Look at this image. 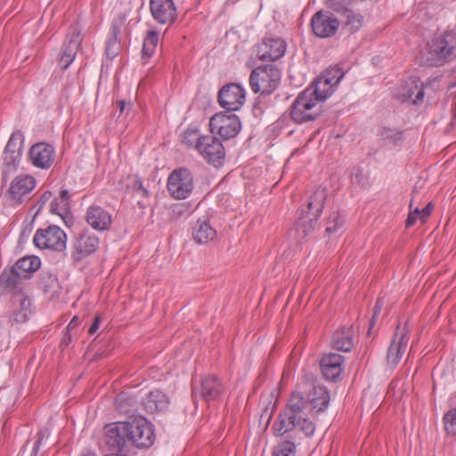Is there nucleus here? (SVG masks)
<instances>
[{
  "label": "nucleus",
  "mask_w": 456,
  "mask_h": 456,
  "mask_svg": "<svg viewBox=\"0 0 456 456\" xmlns=\"http://www.w3.org/2000/svg\"><path fill=\"white\" fill-rule=\"evenodd\" d=\"M130 449L149 448L155 440L152 425L143 417L139 416L126 421Z\"/></svg>",
  "instance_id": "nucleus-4"
},
{
  "label": "nucleus",
  "mask_w": 456,
  "mask_h": 456,
  "mask_svg": "<svg viewBox=\"0 0 456 456\" xmlns=\"http://www.w3.org/2000/svg\"><path fill=\"white\" fill-rule=\"evenodd\" d=\"M144 410L149 413L161 411L167 409L169 400L167 396L159 390L151 391L142 402Z\"/></svg>",
  "instance_id": "nucleus-26"
},
{
  "label": "nucleus",
  "mask_w": 456,
  "mask_h": 456,
  "mask_svg": "<svg viewBox=\"0 0 456 456\" xmlns=\"http://www.w3.org/2000/svg\"><path fill=\"white\" fill-rule=\"evenodd\" d=\"M318 218L314 215H310L305 208L302 209L294 224V228L289 232L290 238L297 242H302L314 231L317 226Z\"/></svg>",
  "instance_id": "nucleus-15"
},
{
  "label": "nucleus",
  "mask_w": 456,
  "mask_h": 456,
  "mask_svg": "<svg viewBox=\"0 0 456 456\" xmlns=\"http://www.w3.org/2000/svg\"><path fill=\"white\" fill-rule=\"evenodd\" d=\"M100 316L99 315H96L94 316V322L93 323L91 324V326L89 327V330H88V333L90 335H94L97 330L99 329V325H100Z\"/></svg>",
  "instance_id": "nucleus-52"
},
{
  "label": "nucleus",
  "mask_w": 456,
  "mask_h": 456,
  "mask_svg": "<svg viewBox=\"0 0 456 456\" xmlns=\"http://www.w3.org/2000/svg\"><path fill=\"white\" fill-rule=\"evenodd\" d=\"M356 171H357V173H356V178H358V177L361 175V172H360V170H358V169H357Z\"/></svg>",
  "instance_id": "nucleus-58"
},
{
  "label": "nucleus",
  "mask_w": 456,
  "mask_h": 456,
  "mask_svg": "<svg viewBox=\"0 0 456 456\" xmlns=\"http://www.w3.org/2000/svg\"><path fill=\"white\" fill-rule=\"evenodd\" d=\"M344 358L335 353L326 354L321 360V370L323 377L330 381H336L343 370Z\"/></svg>",
  "instance_id": "nucleus-23"
},
{
  "label": "nucleus",
  "mask_w": 456,
  "mask_h": 456,
  "mask_svg": "<svg viewBox=\"0 0 456 456\" xmlns=\"http://www.w3.org/2000/svg\"><path fill=\"white\" fill-rule=\"evenodd\" d=\"M159 34L157 31L150 30L143 41L142 53L143 57H151L158 45Z\"/></svg>",
  "instance_id": "nucleus-40"
},
{
  "label": "nucleus",
  "mask_w": 456,
  "mask_h": 456,
  "mask_svg": "<svg viewBox=\"0 0 456 456\" xmlns=\"http://www.w3.org/2000/svg\"><path fill=\"white\" fill-rule=\"evenodd\" d=\"M85 219L94 230L98 232L108 231L112 224L110 212L98 205H91L87 208Z\"/></svg>",
  "instance_id": "nucleus-18"
},
{
  "label": "nucleus",
  "mask_w": 456,
  "mask_h": 456,
  "mask_svg": "<svg viewBox=\"0 0 456 456\" xmlns=\"http://www.w3.org/2000/svg\"><path fill=\"white\" fill-rule=\"evenodd\" d=\"M408 332L398 326L387 350V363L395 366L401 361L408 346Z\"/></svg>",
  "instance_id": "nucleus-21"
},
{
  "label": "nucleus",
  "mask_w": 456,
  "mask_h": 456,
  "mask_svg": "<svg viewBox=\"0 0 456 456\" xmlns=\"http://www.w3.org/2000/svg\"><path fill=\"white\" fill-rule=\"evenodd\" d=\"M58 199L61 200V201L69 203V191L67 190H61L60 192V197Z\"/></svg>",
  "instance_id": "nucleus-54"
},
{
  "label": "nucleus",
  "mask_w": 456,
  "mask_h": 456,
  "mask_svg": "<svg viewBox=\"0 0 456 456\" xmlns=\"http://www.w3.org/2000/svg\"><path fill=\"white\" fill-rule=\"evenodd\" d=\"M379 136L386 144H398L403 141V132L390 127H382Z\"/></svg>",
  "instance_id": "nucleus-37"
},
{
  "label": "nucleus",
  "mask_w": 456,
  "mask_h": 456,
  "mask_svg": "<svg viewBox=\"0 0 456 456\" xmlns=\"http://www.w3.org/2000/svg\"><path fill=\"white\" fill-rule=\"evenodd\" d=\"M43 440V435L42 434H39V437L37 438V440L36 441L35 443V445H34V448H33V452L35 454H37V451H38V448H39V445L41 444Z\"/></svg>",
  "instance_id": "nucleus-55"
},
{
  "label": "nucleus",
  "mask_w": 456,
  "mask_h": 456,
  "mask_svg": "<svg viewBox=\"0 0 456 456\" xmlns=\"http://www.w3.org/2000/svg\"><path fill=\"white\" fill-rule=\"evenodd\" d=\"M286 51V43L283 39L275 37H267L263 39L257 47L256 55L261 61H274L282 57Z\"/></svg>",
  "instance_id": "nucleus-14"
},
{
  "label": "nucleus",
  "mask_w": 456,
  "mask_h": 456,
  "mask_svg": "<svg viewBox=\"0 0 456 456\" xmlns=\"http://www.w3.org/2000/svg\"><path fill=\"white\" fill-rule=\"evenodd\" d=\"M330 400V395L325 387L317 384L312 378H305L297 384L287 406L273 422L272 428L274 435L283 436L297 428L305 436H311L315 431V424L310 415L324 411Z\"/></svg>",
  "instance_id": "nucleus-1"
},
{
  "label": "nucleus",
  "mask_w": 456,
  "mask_h": 456,
  "mask_svg": "<svg viewBox=\"0 0 456 456\" xmlns=\"http://www.w3.org/2000/svg\"><path fill=\"white\" fill-rule=\"evenodd\" d=\"M69 203L61 201L58 198L53 199L50 204V211L53 214H57L60 216H62L64 214L68 212Z\"/></svg>",
  "instance_id": "nucleus-45"
},
{
  "label": "nucleus",
  "mask_w": 456,
  "mask_h": 456,
  "mask_svg": "<svg viewBox=\"0 0 456 456\" xmlns=\"http://www.w3.org/2000/svg\"><path fill=\"white\" fill-rule=\"evenodd\" d=\"M111 53V50H110V44H109L106 47V53L107 55H110Z\"/></svg>",
  "instance_id": "nucleus-56"
},
{
  "label": "nucleus",
  "mask_w": 456,
  "mask_h": 456,
  "mask_svg": "<svg viewBox=\"0 0 456 456\" xmlns=\"http://www.w3.org/2000/svg\"><path fill=\"white\" fill-rule=\"evenodd\" d=\"M192 236L199 244H206L216 237V231L207 218L199 219L192 228Z\"/></svg>",
  "instance_id": "nucleus-27"
},
{
  "label": "nucleus",
  "mask_w": 456,
  "mask_h": 456,
  "mask_svg": "<svg viewBox=\"0 0 456 456\" xmlns=\"http://www.w3.org/2000/svg\"><path fill=\"white\" fill-rule=\"evenodd\" d=\"M456 58V33L445 31L436 35L428 43L421 56L422 62L430 67H440Z\"/></svg>",
  "instance_id": "nucleus-2"
},
{
  "label": "nucleus",
  "mask_w": 456,
  "mask_h": 456,
  "mask_svg": "<svg viewBox=\"0 0 456 456\" xmlns=\"http://www.w3.org/2000/svg\"><path fill=\"white\" fill-rule=\"evenodd\" d=\"M326 198L327 192L325 188L318 187L309 198L305 209L306 212L320 217L324 208Z\"/></svg>",
  "instance_id": "nucleus-32"
},
{
  "label": "nucleus",
  "mask_w": 456,
  "mask_h": 456,
  "mask_svg": "<svg viewBox=\"0 0 456 456\" xmlns=\"http://www.w3.org/2000/svg\"><path fill=\"white\" fill-rule=\"evenodd\" d=\"M33 241L39 248H49L62 251L66 248L67 236L63 230L57 225L37 231Z\"/></svg>",
  "instance_id": "nucleus-8"
},
{
  "label": "nucleus",
  "mask_w": 456,
  "mask_h": 456,
  "mask_svg": "<svg viewBox=\"0 0 456 456\" xmlns=\"http://www.w3.org/2000/svg\"><path fill=\"white\" fill-rule=\"evenodd\" d=\"M204 135L200 134V130L197 128L186 129L182 134V142L187 148L198 150V146L202 142Z\"/></svg>",
  "instance_id": "nucleus-35"
},
{
  "label": "nucleus",
  "mask_w": 456,
  "mask_h": 456,
  "mask_svg": "<svg viewBox=\"0 0 456 456\" xmlns=\"http://www.w3.org/2000/svg\"><path fill=\"white\" fill-rule=\"evenodd\" d=\"M218 103L228 111L239 110L245 102V90L239 84L224 86L218 92Z\"/></svg>",
  "instance_id": "nucleus-11"
},
{
  "label": "nucleus",
  "mask_w": 456,
  "mask_h": 456,
  "mask_svg": "<svg viewBox=\"0 0 456 456\" xmlns=\"http://www.w3.org/2000/svg\"><path fill=\"white\" fill-rule=\"evenodd\" d=\"M352 0H326V5L334 12L343 13L349 10L347 5Z\"/></svg>",
  "instance_id": "nucleus-46"
},
{
  "label": "nucleus",
  "mask_w": 456,
  "mask_h": 456,
  "mask_svg": "<svg viewBox=\"0 0 456 456\" xmlns=\"http://www.w3.org/2000/svg\"><path fill=\"white\" fill-rule=\"evenodd\" d=\"M211 134H218L223 140H230L237 136L241 130V122L235 114L223 111L216 113L209 119Z\"/></svg>",
  "instance_id": "nucleus-6"
},
{
  "label": "nucleus",
  "mask_w": 456,
  "mask_h": 456,
  "mask_svg": "<svg viewBox=\"0 0 456 456\" xmlns=\"http://www.w3.org/2000/svg\"><path fill=\"white\" fill-rule=\"evenodd\" d=\"M133 191L134 193L142 198H148L149 191L146 188H144L142 182L140 178H134L133 183Z\"/></svg>",
  "instance_id": "nucleus-48"
},
{
  "label": "nucleus",
  "mask_w": 456,
  "mask_h": 456,
  "mask_svg": "<svg viewBox=\"0 0 456 456\" xmlns=\"http://www.w3.org/2000/svg\"><path fill=\"white\" fill-rule=\"evenodd\" d=\"M323 77L327 79L332 86H337L344 77V72L340 68L333 67L328 69L322 74Z\"/></svg>",
  "instance_id": "nucleus-43"
},
{
  "label": "nucleus",
  "mask_w": 456,
  "mask_h": 456,
  "mask_svg": "<svg viewBox=\"0 0 456 456\" xmlns=\"http://www.w3.org/2000/svg\"><path fill=\"white\" fill-rule=\"evenodd\" d=\"M321 114V103L303 91L294 101L290 108V117L297 124L314 120Z\"/></svg>",
  "instance_id": "nucleus-5"
},
{
  "label": "nucleus",
  "mask_w": 456,
  "mask_h": 456,
  "mask_svg": "<svg viewBox=\"0 0 456 456\" xmlns=\"http://www.w3.org/2000/svg\"><path fill=\"white\" fill-rule=\"evenodd\" d=\"M99 247V239L93 234H81L74 244L73 257L78 261L95 252Z\"/></svg>",
  "instance_id": "nucleus-24"
},
{
  "label": "nucleus",
  "mask_w": 456,
  "mask_h": 456,
  "mask_svg": "<svg viewBox=\"0 0 456 456\" xmlns=\"http://www.w3.org/2000/svg\"><path fill=\"white\" fill-rule=\"evenodd\" d=\"M328 78L323 77L322 75L314 80L313 85L306 88L305 91L309 92L311 96L316 98L318 102L325 101L333 92V87Z\"/></svg>",
  "instance_id": "nucleus-29"
},
{
  "label": "nucleus",
  "mask_w": 456,
  "mask_h": 456,
  "mask_svg": "<svg viewBox=\"0 0 456 456\" xmlns=\"http://www.w3.org/2000/svg\"><path fill=\"white\" fill-rule=\"evenodd\" d=\"M382 305H383V303L381 302V299H378L377 302H376V305H375V306L373 308V314H372V318L370 320V329L368 330V335L370 333V330L374 326V322H375L376 318L380 314V311L382 309Z\"/></svg>",
  "instance_id": "nucleus-50"
},
{
  "label": "nucleus",
  "mask_w": 456,
  "mask_h": 456,
  "mask_svg": "<svg viewBox=\"0 0 456 456\" xmlns=\"http://www.w3.org/2000/svg\"><path fill=\"white\" fill-rule=\"evenodd\" d=\"M115 406L118 411L124 415H132L137 411L135 400L125 393H121L116 397Z\"/></svg>",
  "instance_id": "nucleus-33"
},
{
  "label": "nucleus",
  "mask_w": 456,
  "mask_h": 456,
  "mask_svg": "<svg viewBox=\"0 0 456 456\" xmlns=\"http://www.w3.org/2000/svg\"><path fill=\"white\" fill-rule=\"evenodd\" d=\"M433 209L432 203H428L424 208L421 210L419 209V208H416L413 211H411L406 221V226L410 227L412 226L417 218H419L422 222H425L426 219L430 216Z\"/></svg>",
  "instance_id": "nucleus-38"
},
{
  "label": "nucleus",
  "mask_w": 456,
  "mask_h": 456,
  "mask_svg": "<svg viewBox=\"0 0 456 456\" xmlns=\"http://www.w3.org/2000/svg\"><path fill=\"white\" fill-rule=\"evenodd\" d=\"M281 77V70L274 64L258 66L250 74V87L256 94H271L278 87Z\"/></svg>",
  "instance_id": "nucleus-3"
},
{
  "label": "nucleus",
  "mask_w": 456,
  "mask_h": 456,
  "mask_svg": "<svg viewBox=\"0 0 456 456\" xmlns=\"http://www.w3.org/2000/svg\"><path fill=\"white\" fill-rule=\"evenodd\" d=\"M224 388L219 379L214 375H208L200 380V384L193 388L195 395H199L206 402L217 400Z\"/></svg>",
  "instance_id": "nucleus-16"
},
{
  "label": "nucleus",
  "mask_w": 456,
  "mask_h": 456,
  "mask_svg": "<svg viewBox=\"0 0 456 456\" xmlns=\"http://www.w3.org/2000/svg\"><path fill=\"white\" fill-rule=\"evenodd\" d=\"M29 159L32 164L41 169L49 168L55 158L54 148L45 142L34 144L29 150Z\"/></svg>",
  "instance_id": "nucleus-19"
},
{
  "label": "nucleus",
  "mask_w": 456,
  "mask_h": 456,
  "mask_svg": "<svg viewBox=\"0 0 456 456\" xmlns=\"http://www.w3.org/2000/svg\"><path fill=\"white\" fill-rule=\"evenodd\" d=\"M12 313L10 315V322H25L31 314V301L21 291H17L12 297Z\"/></svg>",
  "instance_id": "nucleus-22"
},
{
  "label": "nucleus",
  "mask_w": 456,
  "mask_h": 456,
  "mask_svg": "<svg viewBox=\"0 0 456 456\" xmlns=\"http://www.w3.org/2000/svg\"><path fill=\"white\" fill-rule=\"evenodd\" d=\"M117 104L118 106L120 114H123L125 112L127 113L133 106V103L131 102H126L125 100L118 101Z\"/></svg>",
  "instance_id": "nucleus-51"
},
{
  "label": "nucleus",
  "mask_w": 456,
  "mask_h": 456,
  "mask_svg": "<svg viewBox=\"0 0 456 456\" xmlns=\"http://www.w3.org/2000/svg\"><path fill=\"white\" fill-rule=\"evenodd\" d=\"M41 265V260L36 256H27L19 259L12 267L21 273L23 279H29Z\"/></svg>",
  "instance_id": "nucleus-30"
},
{
  "label": "nucleus",
  "mask_w": 456,
  "mask_h": 456,
  "mask_svg": "<svg viewBox=\"0 0 456 456\" xmlns=\"http://www.w3.org/2000/svg\"><path fill=\"white\" fill-rule=\"evenodd\" d=\"M193 187L192 173L185 167L175 169L167 178V188L174 199H187L191 194Z\"/></svg>",
  "instance_id": "nucleus-7"
},
{
  "label": "nucleus",
  "mask_w": 456,
  "mask_h": 456,
  "mask_svg": "<svg viewBox=\"0 0 456 456\" xmlns=\"http://www.w3.org/2000/svg\"><path fill=\"white\" fill-rule=\"evenodd\" d=\"M81 42V28L77 23H73L69 27L66 40L61 51L59 65L61 69H66L72 63Z\"/></svg>",
  "instance_id": "nucleus-10"
},
{
  "label": "nucleus",
  "mask_w": 456,
  "mask_h": 456,
  "mask_svg": "<svg viewBox=\"0 0 456 456\" xmlns=\"http://www.w3.org/2000/svg\"><path fill=\"white\" fill-rule=\"evenodd\" d=\"M104 443L110 450L118 452H130L126 421L110 423L104 428Z\"/></svg>",
  "instance_id": "nucleus-9"
},
{
  "label": "nucleus",
  "mask_w": 456,
  "mask_h": 456,
  "mask_svg": "<svg viewBox=\"0 0 456 456\" xmlns=\"http://www.w3.org/2000/svg\"><path fill=\"white\" fill-rule=\"evenodd\" d=\"M296 445L293 442L284 441L273 450V456H295Z\"/></svg>",
  "instance_id": "nucleus-42"
},
{
  "label": "nucleus",
  "mask_w": 456,
  "mask_h": 456,
  "mask_svg": "<svg viewBox=\"0 0 456 456\" xmlns=\"http://www.w3.org/2000/svg\"><path fill=\"white\" fill-rule=\"evenodd\" d=\"M198 147V153L208 163L216 167L223 164L225 158V150L221 141L213 134L204 135L201 143Z\"/></svg>",
  "instance_id": "nucleus-12"
},
{
  "label": "nucleus",
  "mask_w": 456,
  "mask_h": 456,
  "mask_svg": "<svg viewBox=\"0 0 456 456\" xmlns=\"http://www.w3.org/2000/svg\"><path fill=\"white\" fill-rule=\"evenodd\" d=\"M354 331L352 326L337 330L331 339L333 348L344 352H349L354 346Z\"/></svg>",
  "instance_id": "nucleus-25"
},
{
  "label": "nucleus",
  "mask_w": 456,
  "mask_h": 456,
  "mask_svg": "<svg viewBox=\"0 0 456 456\" xmlns=\"http://www.w3.org/2000/svg\"><path fill=\"white\" fill-rule=\"evenodd\" d=\"M71 340V337L70 336H68V338H65L64 339V342L65 343H68V341H70Z\"/></svg>",
  "instance_id": "nucleus-57"
},
{
  "label": "nucleus",
  "mask_w": 456,
  "mask_h": 456,
  "mask_svg": "<svg viewBox=\"0 0 456 456\" xmlns=\"http://www.w3.org/2000/svg\"><path fill=\"white\" fill-rule=\"evenodd\" d=\"M36 184L30 175H19L11 183L8 193L13 204H20L28 198Z\"/></svg>",
  "instance_id": "nucleus-20"
},
{
  "label": "nucleus",
  "mask_w": 456,
  "mask_h": 456,
  "mask_svg": "<svg viewBox=\"0 0 456 456\" xmlns=\"http://www.w3.org/2000/svg\"><path fill=\"white\" fill-rule=\"evenodd\" d=\"M445 430L448 434L456 435V408L449 411L444 417Z\"/></svg>",
  "instance_id": "nucleus-44"
},
{
  "label": "nucleus",
  "mask_w": 456,
  "mask_h": 456,
  "mask_svg": "<svg viewBox=\"0 0 456 456\" xmlns=\"http://www.w3.org/2000/svg\"><path fill=\"white\" fill-rule=\"evenodd\" d=\"M52 200H53L52 192L49 191H45L37 202V212L43 209L47 202L51 203Z\"/></svg>",
  "instance_id": "nucleus-49"
},
{
  "label": "nucleus",
  "mask_w": 456,
  "mask_h": 456,
  "mask_svg": "<svg viewBox=\"0 0 456 456\" xmlns=\"http://www.w3.org/2000/svg\"><path fill=\"white\" fill-rule=\"evenodd\" d=\"M21 273L12 266L5 268L0 275V294L12 292L19 289L21 281Z\"/></svg>",
  "instance_id": "nucleus-28"
},
{
  "label": "nucleus",
  "mask_w": 456,
  "mask_h": 456,
  "mask_svg": "<svg viewBox=\"0 0 456 456\" xmlns=\"http://www.w3.org/2000/svg\"><path fill=\"white\" fill-rule=\"evenodd\" d=\"M24 135L21 131L13 132L5 146L4 151L20 153L23 147Z\"/></svg>",
  "instance_id": "nucleus-39"
},
{
  "label": "nucleus",
  "mask_w": 456,
  "mask_h": 456,
  "mask_svg": "<svg viewBox=\"0 0 456 456\" xmlns=\"http://www.w3.org/2000/svg\"><path fill=\"white\" fill-rule=\"evenodd\" d=\"M339 24V20L335 16L322 11L316 12L311 20V26L314 35L322 38L335 35Z\"/></svg>",
  "instance_id": "nucleus-13"
},
{
  "label": "nucleus",
  "mask_w": 456,
  "mask_h": 456,
  "mask_svg": "<svg viewBox=\"0 0 456 456\" xmlns=\"http://www.w3.org/2000/svg\"><path fill=\"white\" fill-rule=\"evenodd\" d=\"M150 11L159 24H171L176 19V8L173 0H150Z\"/></svg>",
  "instance_id": "nucleus-17"
},
{
  "label": "nucleus",
  "mask_w": 456,
  "mask_h": 456,
  "mask_svg": "<svg viewBox=\"0 0 456 456\" xmlns=\"http://www.w3.org/2000/svg\"><path fill=\"white\" fill-rule=\"evenodd\" d=\"M21 153H12L4 151V169L3 171L4 176L5 177L8 173L13 172L17 169V167L20 160Z\"/></svg>",
  "instance_id": "nucleus-41"
},
{
  "label": "nucleus",
  "mask_w": 456,
  "mask_h": 456,
  "mask_svg": "<svg viewBox=\"0 0 456 456\" xmlns=\"http://www.w3.org/2000/svg\"><path fill=\"white\" fill-rule=\"evenodd\" d=\"M39 286L46 294H51L53 297L57 293L59 283L57 277L51 273H42L39 279Z\"/></svg>",
  "instance_id": "nucleus-36"
},
{
  "label": "nucleus",
  "mask_w": 456,
  "mask_h": 456,
  "mask_svg": "<svg viewBox=\"0 0 456 456\" xmlns=\"http://www.w3.org/2000/svg\"><path fill=\"white\" fill-rule=\"evenodd\" d=\"M341 224H342V221H341L339 214L337 212H333L328 219L327 226H326V232H328V233L335 232Z\"/></svg>",
  "instance_id": "nucleus-47"
},
{
  "label": "nucleus",
  "mask_w": 456,
  "mask_h": 456,
  "mask_svg": "<svg viewBox=\"0 0 456 456\" xmlns=\"http://www.w3.org/2000/svg\"><path fill=\"white\" fill-rule=\"evenodd\" d=\"M402 96L404 100H411L415 104L421 102L424 98L423 83L416 78L410 79L403 86Z\"/></svg>",
  "instance_id": "nucleus-31"
},
{
  "label": "nucleus",
  "mask_w": 456,
  "mask_h": 456,
  "mask_svg": "<svg viewBox=\"0 0 456 456\" xmlns=\"http://www.w3.org/2000/svg\"><path fill=\"white\" fill-rule=\"evenodd\" d=\"M79 323H80L79 318L77 316H74L71 319V321L69 322V323L68 324L66 329L68 331H69L70 330H73L76 327H77Z\"/></svg>",
  "instance_id": "nucleus-53"
},
{
  "label": "nucleus",
  "mask_w": 456,
  "mask_h": 456,
  "mask_svg": "<svg viewBox=\"0 0 456 456\" xmlns=\"http://www.w3.org/2000/svg\"><path fill=\"white\" fill-rule=\"evenodd\" d=\"M341 15L343 28L348 29L351 33L358 31L362 26L363 17L360 13H355L349 9Z\"/></svg>",
  "instance_id": "nucleus-34"
}]
</instances>
